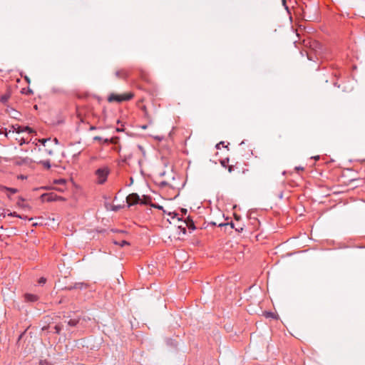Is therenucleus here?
<instances>
[{
    "instance_id": "1",
    "label": "nucleus",
    "mask_w": 365,
    "mask_h": 365,
    "mask_svg": "<svg viewBox=\"0 0 365 365\" xmlns=\"http://www.w3.org/2000/svg\"><path fill=\"white\" fill-rule=\"evenodd\" d=\"M157 140V146L159 150L165 153H170L173 148V138H155Z\"/></svg>"
},
{
    "instance_id": "2",
    "label": "nucleus",
    "mask_w": 365,
    "mask_h": 365,
    "mask_svg": "<svg viewBox=\"0 0 365 365\" xmlns=\"http://www.w3.org/2000/svg\"><path fill=\"white\" fill-rule=\"evenodd\" d=\"M110 173V170L108 167L104 166L99 168L95 171V175L97 178V183L99 185L104 184L108 178Z\"/></svg>"
},
{
    "instance_id": "3",
    "label": "nucleus",
    "mask_w": 365,
    "mask_h": 365,
    "mask_svg": "<svg viewBox=\"0 0 365 365\" xmlns=\"http://www.w3.org/2000/svg\"><path fill=\"white\" fill-rule=\"evenodd\" d=\"M133 97V95L130 93H125L122 95H118L115 93H111L108 98V101L109 102H118L120 103L125 101H129Z\"/></svg>"
},
{
    "instance_id": "4",
    "label": "nucleus",
    "mask_w": 365,
    "mask_h": 365,
    "mask_svg": "<svg viewBox=\"0 0 365 365\" xmlns=\"http://www.w3.org/2000/svg\"><path fill=\"white\" fill-rule=\"evenodd\" d=\"M40 197L43 202H48L64 200L62 197L58 196L54 192L43 193L41 195Z\"/></svg>"
},
{
    "instance_id": "5",
    "label": "nucleus",
    "mask_w": 365,
    "mask_h": 365,
    "mask_svg": "<svg viewBox=\"0 0 365 365\" xmlns=\"http://www.w3.org/2000/svg\"><path fill=\"white\" fill-rule=\"evenodd\" d=\"M140 196L137 193H131L128 195L126 197V202L128 205V207L132 205L140 204Z\"/></svg>"
},
{
    "instance_id": "6",
    "label": "nucleus",
    "mask_w": 365,
    "mask_h": 365,
    "mask_svg": "<svg viewBox=\"0 0 365 365\" xmlns=\"http://www.w3.org/2000/svg\"><path fill=\"white\" fill-rule=\"evenodd\" d=\"M12 128L14 129V131H16V133L19 134L22 132L26 131L29 134L33 133V130L28 127V126H24L21 127L18 124H16L15 125H12Z\"/></svg>"
},
{
    "instance_id": "7",
    "label": "nucleus",
    "mask_w": 365,
    "mask_h": 365,
    "mask_svg": "<svg viewBox=\"0 0 365 365\" xmlns=\"http://www.w3.org/2000/svg\"><path fill=\"white\" fill-rule=\"evenodd\" d=\"M88 284L83 282H76L73 286L66 287L64 289L72 290V289H86Z\"/></svg>"
},
{
    "instance_id": "8",
    "label": "nucleus",
    "mask_w": 365,
    "mask_h": 365,
    "mask_svg": "<svg viewBox=\"0 0 365 365\" xmlns=\"http://www.w3.org/2000/svg\"><path fill=\"white\" fill-rule=\"evenodd\" d=\"M229 158H225L222 160H220V163L222 167L225 168H227L229 173H232L234 170L235 167L233 165H229Z\"/></svg>"
},
{
    "instance_id": "9",
    "label": "nucleus",
    "mask_w": 365,
    "mask_h": 365,
    "mask_svg": "<svg viewBox=\"0 0 365 365\" xmlns=\"http://www.w3.org/2000/svg\"><path fill=\"white\" fill-rule=\"evenodd\" d=\"M24 299L26 302H35L38 299V297L34 294H25Z\"/></svg>"
},
{
    "instance_id": "10",
    "label": "nucleus",
    "mask_w": 365,
    "mask_h": 365,
    "mask_svg": "<svg viewBox=\"0 0 365 365\" xmlns=\"http://www.w3.org/2000/svg\"><path fill=\"white\" fill-rule=\"evenodd\" d=\"M35 140H37V138H35ZM38 141L41 143L43 146H46V143L51 141L54 142L55 144H58V138H38Z\"/></svg>"
},
{
    "instance_id": "11",
    "label": "nucleus",
    "mask_w": 365,
    "mask_h": 365,
    "mask_svg": "<svg viewBox=\"0 0 365 365\" xmlns=\"http://www.w3.org/2000/svg\"><path fill=\"white\" fill-rule=\"evenodd\" d=\"M230 225L232 228H234L237 232H241L243 230V227L241 226H237L235 225L234 222H231L230 223H220L219 224V227H222L225 225Z\"/></svg>"
},
{
    "instance_id": "12",
    "label": "nucleus",
    "mask_w": 365,
    "mask_h": 365,
    "mask_svg": "<svg viewBox=\"0 0 365 365\" xmlns=\"http://www.w3.org/2000/svg\"><path fill=\"white\" fill-rule=\"evenodd\" d=\"M152 197L148 195H143V199H140V204L150 205L152 204Z\"/></svg>"
},
{
    "instance_id": "13",
    "label": "nucleus",
    "mask_w": 365,
    "mask_h": 365,
    "mask_svg": "<svg viewBox=\"0 0 365 365\" xmlns=\"http://www.w3.org/2000/svg\"><path fill=\"white\" fill-rule=\"evenodd\" d=\"M0 190L1 191H8L11 194H15L18 192V190L16 188L8 187L4 185H0Z\"/></svg>"
},
{
    "instance_id": "14",
    "label": "nucleus",
    "mask_w": 365,
    "mask_h": 365,
    "mask_svg": "<svg viewBox=\"0 0 365 365\" xmlns=\"http://www.w3.org/2000/svg\"><path fill=\"white\" fill-rule=\"evenodd\" d=\"M185 223H186L187 227L189 229H191L192 230H194L195 229L194 222L190 217H187V219L185 220Z\"/></svg>"
},
{
    "instance_id": "15",
    "label": "nucleus",
    "mask_w": 365,
    "mask_h": 365,
    "mask_svg": "<svg viewBox=\"0 0 365 365\" xmlns=\"http://www.w3.org/2000/svg\"><path fill=\"white\" fill-rule=\"evenodd\" d=\"M79 322V319H71L68 321V325L71 327H76Z\"/></svg>"
},
{
    "instance_id": "16",
    "label": "nucleus",
    "mask_w": 365,
    "mask_h": 365,
    "mask_svg": "<svg viewBox=\"0 0 365 365\" xmlns=\"http://www.w3.org/2000/svg\"><path fill=\"white\" fill-rule=\"evenodd\" d=\"M95 140H103V142L105 143H115V140H117L118 138H94Z\"/></svg>"
},
{
    "instance_id": "17",
    "label": "nucleus",
    "mask_w": 365,
    "mask_h": 365,
    "mask_svg": "<svg viewBox=\"0 0 365 365\" xmlns=\"http://www.w3.org/2000/svg\"><path fill=\"white\" fill-rule=\"evenodd\" d=\"M115 76L116 77L118 78H125L126 77V73L121 70V71H117L115 72Z\"/></svg>"
},
{
    "instance_id": "18",
    "label": "nucleus",
    "mask_w": 365,
    "mask_h": 365,
    "mask_svg": "<svg viewBox=\"0 0 365 365\" xmlns=\"http://www.w3.org/2000/svg\"><path fill=\"white\" fill-rule=\"evenodd\" d=\"M9 98H10V94L6 93L1 96L0 101L1 103H6L8 101Z\"/></svg>"
},
{
    "instance_id": "19",
    "label": "nucleus",
    "mask_w": 365,
    "mask_h": 365,
    "mask_svg": "<svg viewBox=\"0 0 365 365\" xmlns=\"http://www.w3.org/2000/svg\"><path fill=\"white\" fill-rule=\"evenodd\" d=\"M114 244L118 245H119L120 247H124L125 245H130V243L128 241H126V240H121L120 242L115 241Z\"/></svg>"
},
{
    "instance_id": "20",
    "label": "nucleus",
    "mask_w": 365,
    "mask_h": 365,
    "mask_svg": "<svg viewBox=\"0 0 365 365\" xmlns=\"http://www.w3.org/2000/svg\"><path fill=\"white\" fill-rule=\"evenodd\" d=\"M18 140V143L20 144V145H22L23 143H29V141L32 139V138H16Z\"/></svg>"
},
{
    "instance_id": "21",
    "label": "nucleus",
    "mask_w": 365,
    "mask_h": 365,
    "mask_svg": "<svg viewBox=\"0 0 365 365\" xmlns=\"http://www.w3.org/2000/svg\"><path fill=\"white\" fill-rule=\"evenodd\" d=\"M41 163L43 165V168L46 169H49L51 168V164L49 160H43L41 161Z\"/></svg>"
},
{
    "instance_id": "22",
    "label": "nucleus",
    "mask_w": 365,
    "mask_h": 365,
    "mask_svg": "<svg viewBox=\"0 0 365 365\" xmlns=\"http://www.w3.org/2000/svg\"><path fill=\"white\" fill-rule=\"evenodd\" d=\"M54 333L56 334H60L61 329H62V325L61 324H56L55 327H54Z\"/></svg>"
},
{
    "instance_id": "23",
    "label": "nucleus",
    "mask_w": 365,
    "mask_h": 365,
    "mask_svg": "<svg viewBox=\"0 0 365 365\" xmlns=\"http://www.w3.org/2000/svg\"><path fill=\"white\" fill-rule=\"evenodd\" d=\"M166 343L168 345L173 346H177V344L175 341H174L172 339H167Z\"/></svg>"
},
{
    "instance_id": "24",
    "label": "nucleus",
    "mask_w": 365,
    "mask_h": 365,
    "mask_svg": "<svg viewBox=\"0 0 365 365\" xmlns=\"http://www.w3.org/2000/svg\"><path fill=\"white\" fill-rule=\"evenodd\" d=\"M24 199L21 197H19V200L17 201V205L20 207H26V205L24 204Z\"/></svg>"
},
{
    "instance_id": "25",
    "label": "nucleus",
    "mask_w": 365,
    "mask_h": 365,
    "mask_svg": "<svg viewBox=\"0 0 365 365\" xmlns=\"http://www.w3.org/2000/svg\"><path fill=\"white\" fill-rule=\"evenodd\" d=\"M66 182V180L65 179H63V178H61V179H58V180H54V183L55 184H59V185H65Z\"/></svg>"
},
{
    "instance_id": "26",
    "label": "nucleus",
    "mask_w": 365,
    "mask_h": 365,
    "mask_svg": "<svg viewBox=\"0 0 365 365\" xmlns=\"http://www.w3.org/2000/svg\"><path fill=\"white\" fill-rule=\"evenodd\" d=\"M46 282V278H45L43 277H40L38 281V284H40L41 286L45 284Z\"/></svg>"
},
{
    "instance_id": "27",
    "label": "nucleus",
    "mask_w": 365,
    "mask_h": 365,
    "mask_svg": "<svg viewBox=\"0 0 365 365\" xmlns=\"http://www.w3.org/2000/svg\"><path fill=\"white\" fill-rule=\"evenodd\" d=\"M9 216H12V217H19V218H21V219H25L26 217L21 216V215H18L16 212H10L9 214Z\"/></svg>"
},
{
    "instance_id": "28",
    "label": "nucleus",
    "mask_w": 365,
    "mask_h": 365,
    "mask_svg": "<svg viewBox=\"0 0 365 365\" xmlns=\"http://www.w3.org/2000/svg\"><path fill=\"white\" fill-rule=\"evenodd\" d=\"M150 207L156 208V209H158V210H163V207L162 205H158V204L152 203V204H150Z\"/></svg>"
},
{
    "instance_id": "29",
    "label": "nucleus",
    "mask_w": 365,
    "mask_h": 365,
    "mask_svg": "<svg viewBox=\"0 0 365 365\" xmlns=\"http://www.w3.org/2000/svg\"><path fill=\"white\" fill-rule=\"evenodd\" d=\"M264 316L266 317H271V318H275V315L274 313L271 312H266L264 313Z\"/></svg>"
},
{
    "instance_id": "30",
    "label": "nucleus",
    "mask_w": 365,
    "mask_h": 365,
    "mask_svg": "<svg viewBox=\"0 0 365 365\" xmlns=\"http://www.w3.org/2000/svg\"><path fill=\"white\" fill-rule=\"evenodd\" d=\"M220 145H221V146H223V147H227V145H225V142H224V141H222V142H220V143H217V144L216 145V148H217V149H219Z\"/></svg>"
},
{
    "instance_id": "31",
    "label": "nucleus",
    "mask_w": 365,
    "mask_h": 365,
    "mask_svg": "<svg viewBox=\"0 0 365 365\" xmlns=\"http://www.w3.org/2000/svg\"><path fill=\"white\" fill-rule=\"evenodd\" d=\"M295 170L299 171V170H304V168L303 167H301V166H297V167H295Z\"/></svg>"
},
{
    "instance_id": "32",
    "label": "nucleus",
    "mask_w": 365,
    "mask_h": 365,
    "mask_svg": "<svg viewBox=\"0 0 365 365\" xmlns=\"http://www.w3.org/2000/svg\"><path fill=\"white\" fill-rule=\"evenodd\" d=\"M167 185H168V182H165V181H162V182H160V185H161L162 187H165V186H166Z\"/></svg>"
},
{
    "instance_id": "33",
    "label": "nucleus",
    "mask_w": 365,
    "mask_h": 365,
    "mask_svg": "<svg viewBox=\"0 0 365 365\" xmlns=\"http://www.w3.org/2000/svg\"><path fill=\"white\" fill-rule=\"evenodd\" d=\"M312 158L314 159L315 160H319L320 156L319 155H316V156L312 157Z\"/></svg>"
},
{
    "instance_id": "34",
    "label": "nucleus",
    "mask_w": 365,
    "mask_h": 365,
    "mask_svg": "<svg viewBox=\"0 0 365 365\" xmlns=\"http://www.w3.org/2000/svg\"><path fill=\"white\" fill-rule=\"evenodd\" d=\"M138 147L143 152V153L144 154L145 151L143 150V147L141 145H138Z\"/></svg>"
},
{
    "instance_id": "35",
    "label": "nucleus",
    "mask_w": 365,
    "mask_h": 365,
    "mask_svg": "<svg viewBox=\"0 0 365 365\" xmlns=\"http://www.w3.org/2000/svg\"><path fill=\"white\" fill-rule=\"evenodd\" d=\"M182 212L183 213L184 215H185L187 212V210L186 209H182Z\"/></svg>"
},
{
    "instance_id": "36",
    "label": "nucleus",
    "mask_w": 365,
    "mask_h": 365,
    "mask_svg": "<svg viewBox=\"0 0 365 365\" xmlns=\"http://www.w3.org/2000/svg\"><path fill=\"white\" fill-rule=\"evenodd\" d=\"M25 80H26V81L28 83H30V79H29V77L25 76Z\"/></svg>"
},
{
    "instance_id": "37",
    "label": "nucleus",
    "mask_w": 365,
    "mask_h": 365,
    "mask_svg": "<svg viewBox=\"0 0 365 365\" xmlns=\"http://www.w3.org/2000/svg\"><path fill=\"white\" fill-rule=\"evenodd\" d=\"M48 326H44L43 328H42V330L43 331H45V330H47L48 329Z\"/></svg>"
},
{
    "instance_id": "38",
    "label": "nucleus",
    "mask_w": 365,
    "mask_h": 365,
    "mask_svg": "<svg viewBox=\"0 0 365 365\" xmlns=\"http://www.w3.org/2000/svg\"><path fill=\"white\" fill-rule=\"evenodd\" d=\"M44 364H47V362L46 361H40V365H44Z\"/></svg>"
},
{
    "instance_id": "39",
    "label": "nucleus",
    "mask_w": 365,
    "mask_h": 365,
    "mask_svg": "<svg viewBox=\"0 0 365 365\" xmlns=\"http://www.w3.org/2000/svg\"><path fill=\"white\" fill-rule=\"evenodd\" d=\"M178 214L177 213H173V218L175 217H178Z\"/></svg>"
},
{
    "instance_id": "40",
    "label": "nucleus",
    "mask_w": 365,
    "mask_h": 365,
    "mask_svg": "<svg viewBox=\"0 0 365 365\" xmlns=\"http://www.w3.org/2000/svg\"><path fill=\"white\" fill-rule=\"evenodd\" d=\"M182 232H183V233H184V234L185 233V232H186V229H185V227H184V228H182Z\"/></svg>"
},
{
    "instance_id": "41",
    "label": "nucleus",
    "mask_w": 365,
    "mask_h": 365,
    "mask_svg": "<svg viewBox=\"0 0 365 365\" xmlns=\"http://www.w3.org/2000/svg\"><path fill=\"white\" fill-rule=\"evenodd\" d=\"M2 217H5V215H3V214H2V215H0V218H2Z\"/></svg>"
},
{
    "instance_id": "42",
    "label": "nucleus",
    "mask_w": 365,
    "mask_h": 365,
    "mask_svg": "<svg viewBox=\"0 0 365 365\" xmlns=\"http://www.w3.org/2000/svg\"><path fill=\"white\" fill-rule=\"evenodd\" d=\"M2 217H5V215H3V214H2V215H0V218H2Z\"/></svg>"
},
{
    "instance_id": "43",
    "label": "nucleus",
    "mask_w": 365,
    "mask_h": 365,
    "mask_svg": "<svg viewBox=\"0 0 365 365\" xmlns=\"http://www.w3.org/2000/svg\"><path fill=\"white\" fill-rule=\"evenodd\" d=\"M48 153L49 154H51V153H52V151H51V150H48Z\"/></svg>"
},
{
    "instance_id": "44",
    "label": "nucleus",
    "mask_w": 365,
    "mask_h": 365,
    "mask_svg": "<svg viewBox=\"0 0 365 365\" xmlns=\"http://www.w3.org/2000/svg\"><path fill=\"white\" fill-rule=\"evenodd\" d=\"M41 189H45V190H46V189H47V187H41Z\"/></svg>"
},
{
    "instance_id": "45",
    "label": "nucleus",
    "mask_w": 365,
    "mask_h": 365,
    "mask_svg": "<svg viewBox=\"0 0 365 365\" xmlns=\"http://www.w3.org/2000/svg\"><path fill=\"white\" fill-rule=\"evenodd\" d=\"M146 128H147V126H146V125H143V129H145Z\"/></svg>"
},
{
    "instance_id": "46",
    "label": "nucleus",
    "mask_w": 365,
    "mask_h": 365,
    "mask_svg": "<svg viewBox=\"0 0 365 365\" xmlns=\"http://www.w3.org/2000/svg\"><path fill=\"white\" fill-rule=\"evenodd\" d=\"M58 190L63 191V189L58 188Z\"/></svg>"
},
{
    "instance_id": "47",
    "label": "nucleus",
    "mask_w": 365,
    "mask_h": 365,
    "mask_svg": "<svg viewBox=\"0 0 365 365\" xmlns=\"http://www.w3.org/2000/svg\"><path fill=\"white\" fill-rule=\"evenodd\" d=\"M243 143H244V141H242V142L240 143V145H242V144H243Z\"/></svg>"
}]
</instances>
